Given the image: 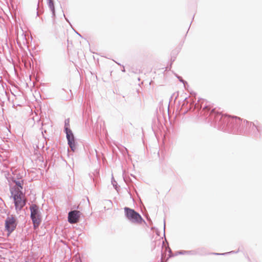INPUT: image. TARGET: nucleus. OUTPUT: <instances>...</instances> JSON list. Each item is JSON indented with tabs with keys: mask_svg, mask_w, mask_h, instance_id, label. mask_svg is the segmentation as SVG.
Wrapping results in <instances>:
<instances>
[{
	"mask_svg": "<svg viewBox=\"0 0 262 262\" xmlns=\"http://www.w3.org/2000/svg\"><path fill=\"white\" fill-rule=\"evenodd\" d=\"M178 78H179V80H180L181 82H183V83H184V86H185V83H187V82H186V81H185L184 80H183L182 79V78H181V77H179H179H178Z\"/></svg>",
	"mask_w": 262,
	"mask_h": 262,
	"instance_id": "ddd939ff",
	"label": "nucleus"
},
{
	"mask_svg": "<svg viewBox=\"0 0 262 262\" xmlns=\"http://www.w3.org/2000/svg\"><path fill=\"white\" fill-rule=\"evenodd\" d=\"M30 209L31 211L30 217L33 224L35 229L38 227L41 222V213L39 210L38 206L36 204H32Z\"/></svg>",
	"mask_w": 262,
	"mask_h": 262,
	"instance_id": "f03ea898",
	"label": "nucleus"
},
{
	"mask_svg": "<svg viewBox=\"0 0 262 262\" xmlns=\"http://www.w3.org/2000/svg\"><path fill=\"white\" fill-rule=\"evenodd\" d=\"M15 183L16 185L19 187L17 190H18V189L20 190V189H23L22 184L20 181H15Z\"/></svg>",
	"mask_w": 262,
	"mask_h": 262,
	"instance_id": "9d476101",
	"label": "nucleus"
},
{
	"mask_svg": "<svg viewBox=\"0 0 262 262\" xmlns=\"http://www.w3.org/2000/svg\"><path fill=\"white\" fill-rule=\"evenodd\" d=\"M209 110L210 107H209L208 106H204L203 107V111H209Z\"/></svg>",
	"mask_w": 262,
	"mask_h": 262,
	"instance_id": "4468645a",
	"label": "nucleus"
},
{
	"mask_svg": "<svg viewBox=\"0 0 262 262\" xmlns=\"http://www.w3.org/2000/svg\"><path fill=\"white\" fill-rule=\"evenodd\" d=\"M67 121H69L68 120H66V121H65V126H66L68 124V122H67ZM67 127V126H65V127Z\"/></svg>",
	"mask_w": 262,
	"mask_h": 262,
	"instance_id": "f3484780",
	"label": "nucleus"
},
{
	"mask_svg": "<svg viewBox=\"0 0 262 262\" xmlns=\"http://www.w3.org/2000/svg\"><path fill=\"white\" fill-rule=\"evenodd\" d=\"M16 227V220L13 215L8 216L5 221V227L9 233L13 231Z\"/></svg>",
	"mask_w": 262,
	"mask_h": 262,
	"instance_id": "423d86ee",
	"label": "nucleus"
},
{
	"mask_svg": "<svg viewBox=\"0 0 262 262\" xmlns=\"http://www.w3.org/2000/svg\"><path fill=\"white\" fill-rule=\"evenodd\" d=\"M165 224H164V229L165 230Z\"/></svg>",
	"mask_w": 262,
	"mask_h": 262,
	"instance_id": "aec40b11",
	"label": "nucleus"
},
{
	"mask_svg": "<svg viewBox=\"0 0 262 262\" xmlns=\"http://www.w3.org/2000/svg\"><path fill=\"white\" fill-rule=\"evenodd\" d=\"M211 119H213L215 126L224 132L235 133L236 130L232 129L233 126L237 127L240 124L241 119L237 117H230L219 113H216L215 109H212L209 114Z\"/></svg>",
	"mask_w": 262,
	"mask_h": 262,
	"instance_id": "f257e3e1",
	"label": "nucleus"
},
{
	"mask_svg": "<svg viewBox=\"0 0 262 262\" xmlns=\"http://www.w3.org/2000/svg\"><path fill=\"white\" fill-rule=\"evenodd\" d=\"M236 252H234V251H230L229 252H226V253H214L213 254H215V255H227V254H229V253H236Z\"/></svg>",
	"mask_w": 262,
	"mask_h": 262,
	"instance_id": "f8f14e48",
	"label": "nucleus"
},
{
	"mask_svg": "<svg viewBox=\"0 0 262 262\" xmlns=\"http://www.w3.org/2000/svg\"><path fill=\"white\" fill-rule=\"evenodd\" d=\"M26 262H29V261H26Z\"/></svg>",
	"mask_w": 262,
	"mask_h": 262,
	"instance_id": "412c9836",
	"label": "nucleus"
},
{
	"mask_svg": "<svg viewBox=\"0 0 262 262\" xmlns=\"http://www.w3.org/2000/svg\"><path fill=\"white\" fill-rule=\"evenodd\" d=\"M112 184L113 185V186L115 187H116L117 183L115 180H114L113 178L112 179ZM115 188L116 189V188Z\"/></svg>",
	"mask_w": 262,
	"mask_h": 262,
	"instance_id": "2eb2a0df",
	"label": "nucleus"
},
{
	"mask_svg": "<svg viewBox=\"0 0 262 262\" xmlns=\"http://www.w3.org/2000/svg\"><path fill=\"white\" fill-rule=\"evenodd\" d=\"M252 125V129L254 130V132H255V130H256L258 133L259 131L257 127L253 123L250 122V125Z\"/></svg>",
	"mask_w": 262,
	"mask_h": 262,
	"instance_id": "9b49d317",
	"label": "nucleus"
},
{
	"mask_svg": "<svg viewBox=\"0 0 262 262\" xmlns=\"http://www.w3.org/2000/svg\"><path fill=\"white\" fill-rule=\"evenodd\" d=\"M186 102L187 103H188V101H187V98H185V100H184V104Z\"/></svg>",
	"mask_w": 262,
	"mask_h": 262,
	"instance_id": "dca6fc26",
	"label": "nucleus"
},
{
	"mask_svg": "<svg viewBox=\"0 0 262 262\" xmlns=\"http://www.w3.org/2000/svg\"><path fill=\"white\" fill-rule=\"evenodd\" d=\"M122 71L124 72H125V69H124V67H123V69L122 70Z\"/></svg>",
	"mask_w": 262,
	"mask_h": 262,
	"instance_id": "a211bd4d",
	"label": "nucleus"
},
{
	"mask_svg": "<svg viewBox=\"0 0 262 262\" xmlns=\"http://www.w3.org/2000/svg\"><path fill=\"white\" fill-rule=\"evenodd\" d=\"M80 212L77 210H72L68 213V222L71 224H75L79 221Z\"/></svg>",
	"mask_w": 262,
	"mask_h": 262,
	"instance_id": "0eeeda50",
	"label": "nucleus"
},
{
	"mask_svg": "<svg viewBox=\"0 0 262 262\" xmlns=\"http://www.w3.org/2000/svg\"><path fill=\"white\" fill-rule=\"evenodd\" d=\"M179 254H189V255H196L198 254V251L196 250L185 251L182 250L178 252Z\"/></svg>",
	"mask_w": 262,
	"mask_h": 262,
	"instance_id": "1a4fd4ad",
	"label": "nucleus"
},
{
	"mask_svg": "<svg viewBox=\"0 0 262 262\" xmlns=\"http://www.w3.org/2000/svg\"><path fill=\"white\" fill-rule=\"evenodd\" d=\"M66 137L68 140V143L71 150L74 151L75 150V142L74 136L72 131L68 127L64 128Z\"/></svg>",
	"mask_w": 262,
	"mask_h": 262,
	"instance_id": "39448f33",
	"label": "nucleus"
},
{
	"mask_svg": "<svg viewBox=\"0 0 262 262\" xmlns=\"http://www.w3.org/2000/svg\"><path fill=\"white\" fill-rule=\"evenodd\" d=\"M12 195H13V200L14 201V205L16 210H20L26 205V202L21 198L23 192L20 190H16V193L13 194V192L11 191Z\"/></svg>",
	"mask_w": 262,
	"mask_h": 262,
	"instance_id": "20e7f679",
	"label": "nucleus"
},
{
	"mask_svg": "<svg viewBox=\"0 0 262 262\" xmlns=\"http://www.w3.org/2000/svg\"><path fill=\"white\" fill-rule=\"evenodd\" d=\"M48 7L50 9L52 13V17H54L55 15V7L53 0H47Z\"/></svg>",
	"mask_w": 262,
	"mask_h": 262,
	"instance_id": "6e6552de",
	"label": "nucleus"
},
{
	"mask_svg": "<svg viewBox=\"0 0 262 262\" xmlns=\"http://www.w3.org/2000/svg\"><path fill=\"white\" fill-rule=\"evenodd\" d=\"M124 212L126 217L132 223L141 224L144 221L139 213L133 209L126 207L124 208Z\"/></svg>",
	"mask_w": 262,
	"mask_h": 262,
	"instance_id": "7ed1b4c3",
	"label": "nucleus"
},
{
	"mask_svg": "<svg viewBox=\"0 0 262 262\" xmlns=\"http://www.w3.org/2000/svg\"><path fill=\"white\" fill-rule=\"evenodd\" d=\"M195 106L196 107H198V104H195Z\"/></svg>",
	"mask_w": 262,
	"mask_h": 262,
	"instance_id": "6ab92c4d",
	"label": "nucleus"
}]
</instances>
